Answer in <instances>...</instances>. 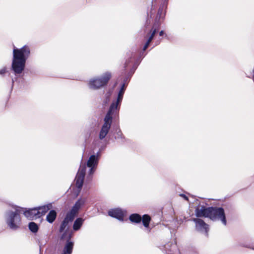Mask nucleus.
<instances>
[{
	"mask_svg": "<svg viewBox=\"0 0 254 254\" xmlns=\"http://www.w3.org/2000/svg\"><path fill=\"white\" fill-rule=\"evenodd\" d=\"M29 54V48L26 46L21 49L14 48L12 68L15 73L19 74L22 72Z\"/></svg>",
	"mask_w": 254,
	"mask_h": 254,
	"instance_id": "obj_1",
	"label": "nucleus"
},
{
	"mask_svg": "<svg viewBox=\"0 0 254 254\" xmlns=\"http://www.w3.org/2000/svg\"><path fill=\"white\" fill-rule=\"evenodd\" d=\"M85 202V199H80L75 203L70 211L67 213L65 218L63 221L60 229V232H62L66 229L68 223L72 221L76 215L78 213L79 209L84 205Z\"/></svg>",
	"mask_w": 254,
	"mask_h": 254,
	"instance_id": "obj_2",
	"label": "nucleus"
},
{
	"mask_svg": "<svg viewBox=\"0 0 254 254\" xmlns=\"http://www.w3.org/2000/svg\"><path fill=\"white\" fill-rule=\"evenodd\" d=\"M207 218L213 221H220L224 226L227 225L226 215L222 207H207Z\"/></svg>",
	"mask_w": 254,
	"mask_h": 254,
	"instance_id": "obj_3",
	"label": "nucleus"
},
{
	"mask_svg": "<svg viewBox=\"0 0 254 254\" xmlns=\"http://www.w3.org/2000/svg\"><path fill=\"white\" fill-rule=\"evenodd\" d=\"M14 210H9L6 213V223L10 228L16 229L19 227L21 218L19 215L20 210L17 207H13Z\"/></svg>",
	"mask_w": 254,
	"mask_h": 254,
	"instance_id": "obj_4",
	"label": "nucleus"
},
{
	"mask_svg": "<svg viewBox=\"0 0 254 254\" xmlns=\"http://www.w3.org/2000/svg\"><path fill=\"white\" fill-rule=\"evenodd\" d=\"M111 75L110 73H106L102 78L93 79L89 82V87L93 89H99L106 85L111 78Z\"/></svg>",
	"mask_w": 254,
	"mask_h": 254,
	"instance_id": "obj_5",
	"label": "nucleus"
},
{
	"mask_svg": "<svg viewBox=\"0 0 254 254\" xmlns=\"http://www.w3.org/2000/svg\"><path fill=\"white\" fill-rule=\"evenodd\" d=\"M112 114L108 112L104 119V123L99 133V138L101 139L105 138L109 132L112 123Z\"/></svg>",
	"mask_w": 254,
	"mask_h": 254,
	"instance_id": "obj_6",
	"label": "nucleus"
},
{
	"mask_svg": "<svg viewBox=\"0 0 254 254\" xmlns=\"http://www.w3.org/2000/svg\"><path fill=\"white\" fill-rule=\"evenodd\" d=\"M85 170L86 167L85 165L82 167L80 166L76 177L75 179L76 187L77 188L76 195L78 194L82 187L85 176Z\"/></svg>",
	"mask_w": 254,
	"mask_h": 254,
	"instance_id": "obj_7",
	"label": "nucleus"
},
{
	"mask_svg": "<svg viewBox=\"0 0 254 254\" xmlns=\"http://www.w3.org/2000/svg\"><path fill=\"white\" fill-rule=\"evenodd\" d=\"M195 223L196 230L200 233H204L206 232V225L204 221L199 218H195L193 219Z\"/></svg>",
	"mask_w": 254,
	"mask_h": 254,
	"instance_id": "obj_8",
	"label": "nucleus"
},
{
	"mask_svg": "<svg viewBox=\"0 0 254 254\" xmlns=\"http://www.w3.org/2000/svg\"><path fill=\"white\" fill-rule=\"evenodd\" d=\"M109 216L115 217L120 220H123L124 217V212L119 208L110 210L108 211Z\"/></svg>",
	"mask_w": 254,
	"mask_h": 254,
	"instance_id": "obj_9",
	"label": "nucleus"
},
{
	"mask_svg": "<svg viewBox=\"0 0 254 254\" xmlns=\"http://www.w3.org/2000/svg\"><path fill=\"white\" fill-rule=\"evenodd\" d=\"M123 97V95H121V94H118L117 100L112 104L108 112L113 114L116 110H118L120 103L122 100Z\"/></svg>",
	"mask_w": 254,
	"mask_h": 254,
	"instance_id": "obj_10",
	"label": "nucleus"
},
{
	"mask_svg": "<svg viewBox=\"0 0 254 254\" xmlns=\"http://www.w3.org/2000/svg\"><path fill=\"white\" fill-rule=\"evenodd\" d=\"M24 215L29 219H34L39 218L37 208L29 209L24 212Z\"/></svg>",
	"mask_w": 254,
	"mask_h": 254,
	"instance_id": "obj_11",
	"label": "nucleus"
},
{
	"mask_svg": "<svg viewBox=\"0 0 254 254\" xmlns=\"http://www.w3.org/2000/svg\"><path fill=\"white\" fill-rule=\"evenodd\" d=\"M52 208L53 205L52 203H49L47 205L37 208V210L38 211L39 217L45 215L48 210L51 209Z\"/></svg>",
	"mask_w": 254,
	"mask_h": 254,
	"instance_id": "obj_12",
	"label": "nucleus"
},
{
	"mask_svg": "<svg viewBox=\"0 0 254 254\" xmlns=\"http://www.w3.org/2000/svg\"><path fill=\"white\" fill-rule=\"evenodd\" d=\"M97 164V159L95 155H91L87 161V165L88 167L91 168L90 170V174L93 172V169L95 165Z\"/></svg>",
	"mask_w": 254,
	"mask_h": 254,
	"instance_id": "obj_13",
	"label": "nucleus"
},
{
	"mask_svg": "<svg viewBox=\"0 0 254 254\" xmlns=\"http://www.w3.org/2000/svg\"><path fill=\"white\" fill-rule=\"evenodd\" d=\"M157 31L156 28H154V27L152 28V30L150 31V33L148 34L146 37V38H147V40L143 47V51H145L149 46L150 43L153 39L156 32Z\"/></svg>",
	"mask_w": 254,
	"mask_h": 254,
	"instance_id": "obj_14",
	"label": "nucleus"
},
{
	"mask_svg": "<svg viewBox=\"0 0 254 254\" xmlns=\"http://www.w3.org/2000/svg\"><path fill=\"white\" fill-rule=\"evenodd\" d=\"M196 215L198 217H206V208L204 206H198L195 210Z\"/></svg>",
	"mask_w": 254,
	"mask_h": 254,
	"instance_id": "obj_15",
	"label": "nucleus"
},
{
	"mask_svg": "<svg viewBox=\"0 0 254 254\" xmlns=\"http://www.w3.org/2000/svg\"><path fill=\"white\" fill-rule=\"evenodd\" d=\"M73 247V243L68 241L65 245L62 254H71Z\"/></svg>",
	"mask_w": 254,
	"mask_h": 254,
	"instance_id": "obj_16",
	"label": "nucleus"
},
{
	"mask_svg": "<svg viewBox=\"0 0 254 254\" xmlns=\"http://www.w3.org/2000/svg\"><path fill=\"white\" fill-rule=\"evenodd\" d=\"M57 217V213L55 210H51L46 217V220L49 223H53Z\"/></svg>",
	"mask_w": 254,
	"mask_h": 254,
	"instance_id": "obj_17",
	"label": "nucleus"
},
{
	"mask_svg": "<svg viewBox=\"0 0 254 254\" xmlns=\"http://www.w3.org/2000/svg\"><path fill=\"white\" fill-rule=\"evenodd\" d=\"M83 222V219H82L81 218H77L75 221V222L74 223L73 226V229L75 231H77L78 229H79V228H80V227L82 225Z\"/></svg>",
	"mask_w": 254,
	"mask_h": 254,
	"instance_id": "obj_18",
	"label": "nucleus"
},
{
	"mask_svg": "<svg viewBox=\"0 0 254 254\" xmlns=\"http://www.w3.org/2000/svg\"><path fill=\"white\" fill-rule=\"evenodd\" d=\"M129 220L132 222L139 223L141 220V217L138 214H133L130 216Z\"/></svg>",
	"mask_w": 254,
	"mask_h": 254,
	"instance_id": "obj_19",
	"label": "nucleus"
},
{
	"mask_svg": "<svg viewBox=\"0 0 254 254\" xmlns=\"http://www.w3.org/2000/svg\"><path fill=\"white\" fill-rule=\"evenodd\" d=\"M150 221V217L148 215H144L142 217V222L143 225L145 227H148L149 226V222Z\"/></svg>",
	"mask_w": 254,
	"mask_h": 254,
	"instance_id": "obj_20",
	"label": "nucleus"
},
{
	"mask_svg": "<svg viewBox=\"0 0 254 254\" xmlns=\"http://www.w3.org/2000/svg\"><path fill=\"white\" fill-rule=\"evenodd\" d=\"M29 228L33 233L37 232L38 230V225L34 222H30L29 224Z\"/></svg>",
	"mask_w": 254,
	"mask_h": 254,
	"instance_id": "obj_21",
	"label": "nucleus"
},
{
	"mask_svg": "<svg viewBox=\"0 0 254 254\" xmlns=\"http://www.w3.org/2000/svg\"><path fill=\"white\" fill-rule=\"evenodd\" d=\"M239 246L242 247L246 248L251 249L254 250V247H252L251 244L244 243H239Z\"/></svg>",
	"mask_w": 254,
	"mask_h": 254,
	"instance_id": "obj_22",
	"label": "nucleus"
},
{
	"mask_svg": "<svg viewBox=\"0 0 254 254\" xmlns=\"http://www.w3.org/2000/svg\"><path fill=\"white\" fill-rule=\"evenodd\" d=\"M125 85H123L119 93V94H121V95H124L125 92Z\"/></svg>",
	"mask_w": 254,
	"mask_h": 254,
	"instance_id": "obj_23",
	"label": "nucleus"
},
{
	"mask_svg": "<svg viewBox=\"0 0 254 254\" xmlns=\"http://www.w3.org/2000/svg\"><path fill=\"white\" fill-rule=\"evenodd\" d=\"M6 71V68L4 67L0 70V74H3L5 73Z\"/></svg>",
	"mask_w": 254,
	"mask_h": 254,
	"instance_id": "obj_24",
	"label": "nucleus"
},
{
	"mask_svg": "<svg viewBox=\"0 0 254 254\" xmlns=\"http://www.w3.org/2000/svg\"><path fill=\"white\" fill-rule=\"evenodd\" d=\"M182 197H183V198H184L186 200H188V197L185 195V194H182L180 195Z\"/></svg>",
	"mask_w": 254,
	"mask_h": 254,
	"instance_id": "obj_25",
	"label": "nucleus"
},
{
	"mask_svg": "<svg viewBox=\"0 0 254 254\" xmlns=\"http://www.w3.org/2000/svg\"><path fill=\"white\" fill-rule=\"evenodd\" d=\"M163 34H164V32H163V31H161L159 32V35H160V36H162Z\"/></svg>",
	"mask_w": 254,
	"mask_h": 254,
	"instance_id": "obj_26",
	"label": "nucleus"
}]
</instances>
